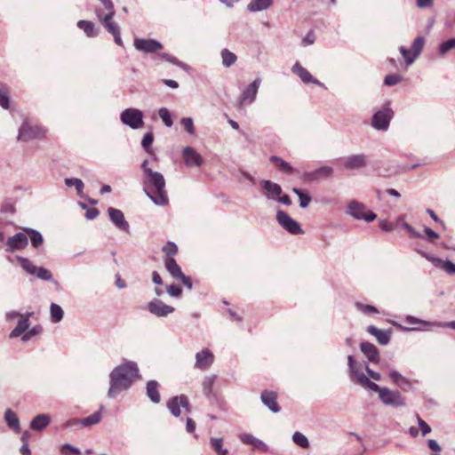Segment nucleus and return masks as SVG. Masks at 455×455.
<instances>
[{
	"label": "nucleus",
	"instance_id": "nucleus-54",
	"mask_svg": "<svg viewBox=\"0 0 455 455\" xmlns=\"http://www.w3.org/2000/svg\"><path fill=\"white\" fill-rule=\"evenodd\" d=\"M181 124L184 126V129L190 134L194 135L196 133V129L194 126V121L191 117H183L180 120Z\"/></svg>",
	"mask_w": 455,
	"mask_h": 455
},
{
	"label": "nucleus",
	"instance_id": "nucleus-51",
	"mask_svg": "<svg viewBox=\"0 0 455 455\" xmlns=\"http://www.w3.org/2000/svg\"><path fill=\"white\" fill-rule=\"evenodd\" d=\"M42 331V327L40 326H34L33 328L27 330L22 335H21V340L23 342L28 341L30 339H32L34 336L39 334Z\"/></svg>",
	"mask_w": 455,
	"mask_h": 455
},
{
	"label": "nucleus",
	"instance_id": "nucleus-3",
	"mask_svg": "<svg viewBox=\"0 0 455 455\" xmlns=\"http://www.w3.org/2000/svg\"><path fill=\"white\" fill-rule=\"evenodd\" d=\"M104 7V9L107 11V12L104 14L102 11L96 10L95 13L99 19L100 21L102 22L108 32L112 34L114 36L115 43L119 46H124L119 26L117 23L112 21L113 17L115 16V8L114 4L111 0H103L100 2Z\"/></svg>",
	"mask_w": 455,
	"mask_h": 455
},
{
	"label": "nucleus",
	"instance_id": "nucleus-36",
	"mask_svg": "<svg viewBox=\"0 0 455 455\" xmlns=\"http://www.w3.org/2000/svg\"><path fill=\"white\" fill-rule=\"evenodd\" d=\"M76 25L79 28L83 29L89 37H95L99 34L98 30L95 28V25L92 21L79 20Z\"/></svg>",
	"mask_w": 455,
	"mask_h": 455
},
{
	"label": "nucleus",
	"instance_id": "nucleus-12",
	"mask_svg": "<svg viewBox=\"0 0 455 455\" xmlns=\"http://www.w3.org/2000/svg\"><path fill=\"white\" fill-rule=\"evenodd\" d=\"M167 408L174 417L180 415V408H183L188 413L191 412L188 398L185 395H177L170 399L167 403Z\"/></svg>",
	"mask_w": 455,
	"mask_h": 455
},
{
	"label": "nucleus",
	"instance_id": "nucleus-15",
	"mask_svg": "<svg viewBox=\"0 0 455 455\" xmlns=\"http://www.w3.org/2000/svg\"><path fill=\"white\" fill-rule=\"evenodd\" d=\"M417 251L426 259L430 261L435 267L444 270L448 274L455 275V264L451 260H443L442 259L435 257L423 251Z\"/></svg>",
	"mask_w": 455,
	"mask_h": 455
},
{
	"label": "nucleus",
	"instance_id": "nucleus-7",
	"mask_svg": "<svg viewBox=\"0 0 455 455\" xmlns=\"http://www.w3.org/2000/svg\"><path fill=\"white\" fill-rule=\"evenodd\" d=\"M346 213L355 220H363L366 222H371L377 218L376 213L371 211H366L365 204L355 200L348 203Z\"/></svg>",
	"mask_w": 455,
	"mask_h": 455
},
{
	"label": "nucleus",
	"instance_id": "nucleus-4",
	"mask_svg": "<svg viewBox=\"0 0 455 455\" xmlns=\"http://www.w3.org/2000/svg\"><path fill=\"white\" fill-rule=\"evenodd\" d=\"M370 391L378 393L379 399L387 406L395 408L406 405V400L398 390H392L387 387H379L375 382L371 386Z\"/></svg>",
	"mask_w": 455,
	"mask_h": 455
},
{
	"label": "nucleus",
	"instance_id": "nucleus-1",
	"mask_svg": "<svg viewBox=\"0 0 455 455\" xmlns=\"http://www.w3.org/2000/svg\"><path fill=\"white\" fill-rule=\"evenodd\" d=\"M148 164V159L141 164L143 190L155 204L164 206L169 202L164 177L162 173L153 171Z\"/></svg>",
	"mask_w": 455,
	"mask_h": 455
},
{
	"label": "nucleus",
	"instance_id": "nucleus-33",
	"mask_svg": "<svg viewBox=\"0 0 455 455\" xmlns=\"http://www.w3.org/2000/svg\"><path fill=\"white\" fill-rule=\"evenodd\" d=\"M158 386L156 380H150L147 383V395L154 403H158L161 400Z\"/></svg>",
	"mask_w": 455,
	"mask_h": 455
},
{
	"label": "nucleus",
	"instance_id": "nucleus-61",
	"mask_svg": "<svg viewBox=\"0 0 455 455\" xmlns=\"http://www.w3.org/2000/svg\"><path fill=\"white\" fill-rule=\"evenodd\" d=\"M424 232L426 234V239L429 242H433L434 240L439 238V235L429 228H426Z\"/></svg>",
	"mask_w": 455,
	"mask_h": 455
},
{
	"label": "nucleus",
	"instance_id": "nucleus-49",
	"mask_svg": "<svg viewBox=\"0 0 455 455\" xmlns=\"http://www.w3.org/2000/svg\"><path fill=\"white\" fill-rule=\"evenodd\" d=\"M159 117L167 127H171L173 124L172 115L166 108H161L158 111Z\"/></svg>",
	"mask_w": 455,
	"mask_h": 455
},
{
	"label": "nucleus",
	"instance_id": "nucleus-55",
	"mask_svg": "<svg viewBox=\"0 0 455 455\" xmlns=\"http://www.w3.org/2000/svg\"><path fill=\"white\" fill-rule=\"evenodd\" d=\"M455 47V38H451L442 43L439 46V52L441 54H445Z\"/></svg>",
	"mask_w": 455,
	"mask_h": 455
},
{
	"label": "nucleus",
	"instance_id": "nucleus-59",
	"mask_svg": "<svg viewBox=\"0 0 455 455\" xmlns=\"http://www.w3.org/2000/svg\"><path fill=\"white\" fill-rule=\"evenodd\" d=\"M167 292L172 297H180L181 295L182 289L178 285L172 284L167 287Z\"/></svg>",
	"mask_w": 455,
	"mask_h": 455
},
{
	"label": "nucleus",
	"instance_id": "nucleus-39",
	"mask_svg": "<svg viewBox=\"0 0 455 455\" xmlns=\"http://www.w3.org/2000/svg\"><path fill=\"white\" fill-rule=\"evenodd\" d=\"M51 321L53 323H60L64 316V311L61 307L56 303H52L50 306Z\"/></svg>",
	"mask_w": 455,
	"mask_h": 455
},
{
	"label": "nucleus",
	"instance_id": "nucleus-41",
	"mask_svg": "<svg viewBox=\"0 0 455 455\" xmlns=\"http://www.w3.org/2000/svg\"><path fill=\"white\" fill-rule=\"evenodd\" d=\"M425 44H426V40L423 36H417L413 42H412V44H411V52L418 58L420 53L422 52L423 51V48L425 46Z\"/></svg>",
	"mask_w": 455,
	"mask_h": 455
},
{
	"label": "nucleus",
	"instance_id": "nucleus-24",
	"mask_svg": "<svg viewBox=\"0 0 455 455\" xmlns=\"http://www.w3.org/2000/svg\"><path fill=\"white\" fill-rule=\"evenodd\" d=\"M333 174V169L331 166H322L313 172L304 174V180L307 181H314L321 178L331 177Z\"/></svg>",
	"mask_w": 455,
	"mask_h": 455
},
{
	"label": "nucleus",
	"instance_id": "nucleus-62",
	"mask_svg": "<svg viewBox=\"0 0 455 455\" xmlns=\"http://www.w3.org/2000/svg\"><path fill=\"white\" fill-rule=\"evenodd\" d=\"M252 446L254 449H258L263 452H267L268 451V446L264 442L258 438L255 439Z\"/></svg>",
	"mask_w": 455,
	"mask_h": 455
},
{
	"label": "nucleus",
	"instance_id": "nucleus-27",
	"mask_svg": "<svg viewBox=\"0 0 455 455\" xmlns=\"http://www.w3.org/2000/svg\"><path fill=\"white\" fill-rule=\"evenodd\" d=\"M367 331L373 335L381 345H387L390 341L391 332L389 331L380 330L374 325H370L367 327Z\"/></svg>",
	"mask_w": 455,
	"mask_h": 455
},
{
	"label": "nucleus",
	"instance_id": "nucleus-22",
	"mask_svg": "<svg viewBox=\"0 0 455 455\" xmlns=\"http://www.w3.org/2000/svg\"><path fill=\"white\" fill-rule=\"evenodd\" d=\"M260 184L264 190V196L267 199L275 201L281 196L282 188L279 184L271 180H262Z\"/></svg>",
	"mask_w": 455,
	"mask_h": 455
},
{
	"label": "nucleus",
	"instance_id": "nucleus-9",
	"mask_svg": "<svg viewBox=\"0 0 455 455\" xmlns=\"http://www.w3.org/2000/svg\"><path fill=\"white\" fill-rule=\"evenodd\" d=\"M44 130L37 125H30L25 121L19 130L18 140L20 141H29L32 140L42 139L44 136Z\"/></svg>",
	"mask_w": 455,
	"mask_h": 455
},
{
	"label": "nucleus",
	"instance_id": "nucleus-31",
	"mask_svg": "<svg viewBox=\"0 0 455 455\" xmlns=\"http://www.w3.org/2000/svg\"><path fill=\"white\" fill-rule=\"evenodd\" d=\"M50 422H51L50 416H48L46 414H39L32 419V421L30 423V427L33 430L40 431V430H43L44 428H45L50 424Z\"/></svg>",
	"mask_w": 455,
	"mask_h": 455
},
{
	"label": "nucleus",
	"instance_id": "nucleus-43",
	"mask_svg": "<svg viewBox=\"0 0 455 455\" xmlns=\"http://www.w3.org/2000/svg\"><path fill=\"white\" fill-rule=\"evenodd\" d=\"M101 419V413L100 411H96L92 413V415L85 417L81 419L80 424L83 427H90L98 424Z\"/></svg>",
	"mask_w": 455,
	"mask_h": 455
},
{
	"label": "nucleus",
	"instance_id": "nucleus-32",
	"mask_svg": "<svg viewBox=\"0 0 455 455\" xmlns=\"http://www.w3.org/2000/svg\"><path fill=\"white\" fill-rule=\"evenodd\" d=\"M217 379V376L214 374L204 376L203 381H202V387H203V393L207 397H212L213 396V386L215 384V381Z\"/></svg>",
	"mask_w": 455,
	"mask_h": 455
},
{
	"label": "nucleus",
	"instance_id": "nucleus-35",
	"mask_svg": "<svg viewBox=\"0 0 455 455\" xmlns=\"http://www.w3.org/2000/svg\"><path fill=\"white\" fill-rule=\"evenodd\" d=\"M389 377L395 384L403 389L411 387V381L395 370L390 371Z\"/></svg>",
	"mask_w": 455,
	"mask_h": 455
},
{
	"label": "nucleus",
	"instance_id": "nucleus-5",
	"mask_svg": "<svg viewBox=\"0 0 455 455\" xmlns=\"http://www.w3.org/2000/svg\"><path fill=\"white\" fill-rule=\"evenodd\" d=\"M348 373L351 381L369 390L374 383L363 372L361 365L354 359L353 355L347 356Z\"/></svg>",
	"mask_w": 455,
	"mask_h": 455
},
{
	"label": "nucleus",
	"instance_id": "nucleus-40",
	"mask_svg": "<svg viewBox=\"0 0 455 455\" xmlns=\"http://www.w3.org/2000/svg\"><path fill=\"white\" fill-rule=\"evenodd\" d=\"M64 181H65L66 186L75 187L76 189L77 195L80 197H84L83 192H84V182L80 179L66 178Z\"/></svg>",
	"mask_w": 455,
	"mask_h": 455
},
{
	"label": "nucleus",
	"instance_id": "nucleus-42",
	"mask_svg": "<svg viewBox=\"0 0 455 455\" xmlns=\"http://www.w3.org/2000/svg\"><path fill=\"white\" fill-rule=\"evenodd\" d=\"M25 231L29 235L31 243L34 247H38L43 243L44 238L40 232L33 228H25Z\"/></svg>",
	"mask_w": 455,
	"mask_h": 455
},
{
	"label": "nucleus",
	"instance_id": "nucleus-21",
	"mask_svg": "<svg viewBox=\"0 0 455 455\" xmlns=\"http://www.w3.org/2000/svg\"><path fill=\"white\" fill-rule=\"evenodd\" d=\"M214 355L209 349H203L196 354L195 367L200 370H206L213 363Z\"/></svg>",
	"mask_w": 455,
	"mask_h": 455
},
{
	"label": "nucleus",
	"instance_id": "nucleus-53",
	"mask_svg": "<svg viewBox=\"0 0 455 455\" xmlns=\"http://www.w3.org/2000/svg\"><path fill=\"white\" fill-rule=\"evenodd\" d=\"M154 141V136L151 132H148L144 134L142 140H141V146L142 148L149 154H151V145Z\"/></svg>",
	"mask_w": 455,
	"mask_h": 455
},
{
	"label": "nucleus",
	"instance_id": "nucleus-37",
	"mask_svg": "<svg viewBox=\"0 0 455 455\" xmlns=\"http://www.w3.org/2000/svg\"><path fill=\"white\" fill-rule=\"evenodd\" d=\"M270 161L275 164L277 168L281 172H283L287 174H291L294 172V168L288 162L284 161L283 159L278 156H272L270 157Z\"/></svg>",
	"mask_w": 455,
	"mask_h": 455
},
{
	"label": "nucleus",
	"instance_id": "nucleus-14",
	"mask_svg": "<svg viewBox=\"0 0 455 455\" xmlns=\"http://www.w3.org/2000/svg\"><path fill=\"white\" fill-rule=\"evenodd\" d=\"M147 307L152 315L158 317H165L175 310L173 307L166 305L158 299H154L148 302Z\"/></svg>",
	"mask_w": 455,
	"mask_h": 455
},
{
	"label": "nucleus",
	"instance_id": "nucleus-34",
	"mask_svg": "<svg viewBox=\"0 0 455 455\" xmlns=\"http://www.w3.org/2000/svg\"><path fill=\"white\" fill-rule=\"evenodd\" d=\"M210 445L217 455L228 454V449L224 446V439L222 437H211Z\"/></svg>",
	"mask_w": 455,
	"mask_h": 455
},
{
	"label": "nucleus",
	"instance_id": "nucleus-29",
	"mask_svg": "<svg viewBox=\"0 0 455 455\" xmlns=\"http://www.w3.org/2000/svg\"><path fill=\"white\" fill-rule=\"evenodd\" d=\"M4 420L7 426L14 432L19 433L20 431V419L17 414L12 409H7L5 411Z\"/></svg>",
	"mask_w": 455,
	"mask_h": 455
},
{
	"label": "nucleus",
	"instance_id": "nucleus-63",
	"mask_svg": "<svg viewBox=\"0 0 455 455\" xmlns=\"http://www.w3.org/2000/svg\"><path fill=\"white\" fill-rule=\"evenodd\" d=\"M67 451H69L74 455L80 454V451L77 448H76L68 443L64 444L61 448V452L65 455H68Z\"/></svg>",
	"mask_w": 455,
	"mask_h": 455
},
{
	"label": "nucleus",
	"instance_id": "nucleus-11",
	"mask_svg": "<svg viewBox=\"0 0 455 455\" xmlns=\"http://www.w3.org/2000/svg\"><path fill=\"white\" fill-rule=\"evenodd\" d=\"M393 115L392 109L388 106H385L373 115L371 125L377 130L386 131L389 126Z\"/></svg>",
	"mask_w": 455,
	"mask_h": 455
},
{
	"label": "nucleus",
	"instance_id": "nucleus-2",
	"mask_svg": "<svg viewBox=\"0 0 455 455\" xmlns=\"http://www.w3.org/2000/svg\"><path fill=\"white\" fill-rule=\"evenodd\" d=\"M139 376V368L133 361H124L111 371L110 386L108 391L109 398H115L121 392L131 387L136 377Z\"/></svg>",
	"mask_w": 455,
	"mask_h": 455
},
{
	"label": "nucleus",
	"instance_id": "nucleus-64",
	"mask_svg": "<svg viewBox=\"0 0 455 455\" xmlns=\"http://www.w3.org/2000/svg\"><path fill=\"white\" fill-rule=\"evenodd\" d=\"M256 437H254L251 434H242L240 435V440L241 442H243V443H246V444H251L252 445L253 444V442L255 441Z\"/></svg>",
	"mask_w": 455,
	"mask_h": 455
},
{
	"label": "nucleus",
	"instance_id": "nucleus-46",
	"mask_svg": "<svg viewBox=\"0 0 455 455\" xmlns=\"http://www.w3.org/2000/svg\"><path fill=\"white\" fill-rule=\"evenodd\" d=\"M399 52L402 54L403 58L405 60V63L407 66H411L415 62V60L418 59L412 52L411 50L407 49L404 46L399 47Z\"/></svg>",
	"mask_w": 455,
	"mask_h": 455
},
{
	"label": "nucleus",
	"instance_id": "nucleus-50",
	"mask_svg": "<svg viewBox=\"0 0 455 455\" xmlns=\"http://www.w3.org/2000/svg\"><path fill=\"white\" fill-rule=\"evenodd\" d=\"M0 106L4 109H8L10 107L9 92L2 85H0Z\"/></svg>",
	"mask_w": 455,
	"mask_h": 455
},
{
	"label": "nucleus",
	"instance_id": "nucleus-10",
	"mask_svg": "<svg viewBox=\"0 0 455 455\" xmlns=\"http://www.w3.org/2000/svg\"><path fill=\"white\" fill-rule=\"evenodd\" d=\"M276 220L283 229L292 235H300L304 233L299 223L282 210L277 211Z\"/></svg>",
	"mask_w": 455,
	"mask_h": 455
},
{
	"label": "nucleus",
	"instance_id": "nucleus-57",
	"mask_svg": "<svg viewBox=\"0 0 455 455\" xmlns=\"http://www.w3.org/2000/svg\"><path fill=\"white\" fill-rule=\"evenodd\" d=\"M416 418H417V422L419 424V427L421 430L422 435L425 436V435H428L432 431L431 427L418 414L416 415Z\"/></svg>",
	"mask_w": 455,
	"mask_h": 455
},
{
	"label": "nucleus",
	"instance_id": "nucleus-19",
	"mask_svg": "<svg viewBox=\"0 0 455 455\" xmlns=\"http://www.w3.org/2000/svg\"><path fill=\"white\" fill-rule=\"evenodd\" d=\"M28 243V236L24 233H17L10 236L6 242L7 251H15L27 247Z\"/></svg>",
	"mask_w": 455,
	"mask_h": 455
},
{
	"label": "nucleus",
	"instance_id": "nucleus-60",
	"mask_svg": "<svg viewBox=\"0 0 455 455\" xmlns=\"http://www.w3.org/2000/svg\"><path fill=\"white\" fill-rule=\"evenodd\" d=\"M379 224L380 229L385 232H390L395 228L394 225L387 220H379Z\"/></svg>",
	"mask_w": 455,
	"mask_h": 455
},
{
	"label": "nucleus",
	"instance_id": "nucleus-20",
	"mask_svg": "<svg viewBox=\"0 0 455 455\" xmlns=\"http://www.w3.org/2000/svg\"><path fill=\"white\" fill-rule=\"evenodd\" d=\"M111 222L120 230L129 232L130 225L125 220L124 215L122 211L115 208H108V210Z\"/></svg>",
	"mask_w": 455,
	"mask_h": 455
},
{
	"label": "nucleus",
	"instance_id": "nucleus-25",
	"mask_svg": "<svg viewBox=\"0 0 455 455\" xmlns=\"http://www.w3.org/2000/svg\"><path fill=\"white\" fill-rule=\"evenodd\" d=\"M164 266L170 275L177 280H180L184 275L181 267L178 265L177 261L172 257L164 258Z\"/></svg>",
	"mask_w": 455,
	"mask_h": 455
},
{
	"label": "nucleus",
	"instance_id": "nucleus-18",
	"mask_svg": "<svg viewBox=\"0 0 455 455\" xmlns=\"http://www.w3.org/2000/svg\"><path fill=\"white\" fill-rule=\"evenodd\" d=\"M291 71L294 75H296L303 83L305 84H314L323 88H325V85L321 83L319 80L315 79L307 69L302 67L299 62H296L292 68Z\"/></svg>",
	"mask_w": 455,
	"mask_h": 455
},
{
	"label": "nucleus",
	"instance_id": "nucleus-30",
	"mask_svg": "<svg viewBox=\"0 0 455 455\" xmlns=\"http://www.w3.org/2000/svg\"><path fill=\"white\" fill-rule=\"evenodd\" d=\"M29 321L28 317H20L18 320L17 326L10 332V339H14L21 336L29 328Z\"/></svg>",
	"mask_w": 455,
	"mask_h": 455
},
{
	"label": "nucleus",
	"instance_id": "nucleus-17",
	"mask_svg": "<svg viewBox=\"0 0 455 455\" xmlns=\"http://www.w3.org/2000/svg\"><path fill=\"white\" fill-rule=\"evenodd\" d=\"M133 44L138 51L145 53L156 52L163 48L162 44L154 39L136 38L134 39Z\"/></svg>",
	"mask_w": 455,
	"mask_h": 455
},
{
	"label": "nucleus",
	"instance_id": "nucleus-45",
	"mask_svg": "<svg viewBox=\"0 0 455 455\" xmlns=\"http://www.w3.org/2000/svg\"><path fill=\"white\" fill-rule=\"evenodd\" d=\"M292 192L295 193L299 198V206L301 208H307L310 202H311V196L307 194V193H303L300 189L297 188H292Z\"/></svg>",
	"mask_w": 455,
	"mask_h": 455
},
{
	"label": "nucleus",
	"instance_id": "nucleus-6",
	"mask_svg": "<svg viewBox=\"0 0 455 455\" xmlns=\"http://www.w3.org/2000/svg\"><path fill=\"white\" fill-rule=\"evenodd\" d=\"M260 84L261 78L257 77L241 92L237 98V106L239 108H243L245 106L251 105L256 100Z\"/></svg>",
	"mask_w": 455,
	"mask_h": 455
},
{
	"label": "nucleus",
	"instance_id": "nucleus-38",
	"mask_svg": "<svg viewBox=\"0 0 455 455\" xmlns=\"http://www.w3.org/2000/svg\"><path fill=\"white\" fill-rule=\"evenodd\" d=\"M220 57H221V60H222V65L226 68H230L237 60L236 55L228 49H223L221 51Z\"/></svg>",
	"mask_w": 455,
	"mask_h": 455
},
{
	"label": "nucleus",
	"instance_id": "nucleus-48",
	"mask_svg": "<svg viewBox=\"0 0 455 455\" xmlns=\"http://www.w3.org/2000/svg\"><path fill=\"white\" fill-rule=\"evenodd\" d=\"M403 79V77L399 74H388L384 78V84L387 86H393L401 83Z\"/></svg>",
	"mask_w": 455,
	"mask_h": 455
},
{
	"label": "nucleus",
	"instance_id": "nucleus-56",
	"mask_svg": "<svg viewBox=\"0 0 455 455\" xmlns=\"http://www.w3.org/2000/svg\"><path fill=\"white\" fill-rule=\"evenodd\" d=\"M164 252L166 254L165 257H172L177 253L178 247L173 242H168L167 244L163 248Z\"/></svg>",
	"mask_w": 455,
	"mask_h": 455
},
{
	"label": "nucleus",
	"instance_id": "nucleus-58",
	"mask_svg": "<svg viewBox=\"0 0 455 455\" xmlns=\"http://www.w3.org/2000/svg\"><path fill=\"white\" fill-rule=\"evenodd\" d=\"M355 307H357V309H359L360 311H362L365 314L378 313V309L375 307L371 306V305H364L363 303L356 302Z\"/></svg>",
	"mask_w": 455,
	"mask_h": 455
},
{
	"label": "nucleus",
	"instance_id": "nucleus-13",
	"mask_svg": "<svg viewBox=\"0 0 455 455\" xmlns=\"http://www.w3.org/2000/svg\"><path fill=\"white\" fill-rule=\"evenodd\" d=\"M341 163L347 170H359L367 166L368 156L365 154L349 155L342 158Z\"/></svg>",
	"mask_w": 455,
	"mask_h": 455
},
{
	"label": "nucleus",
	"instance_id": "nucleus-44",
	"mask_svg": "<svg viewBox=\"0 0 455 455\" xmlns=\"http://www.w3.org/2000/svg\"><path fill=\"white\" fill-rule=\"evenodd\" d=\"M17 259L20 261L21 267L27 273H28L29 275H34V274L36 273V268L38 267L34 265L33 262L31 260H29L28 259H26V258H23V257H20V256H17Z\"/></svg>",
	"mask_w": 455,
	"mask_h": 455
},
{
	"label": "nucleus",
	"instance_id": "nucleus-28",
	"mask_svg": "<svg viewBox=\"0 0 455 455\" xmlns=\"http://www.w3.org/2000/svg\"><path fill=\"white\" fill-rule=\"evenodd\" d=\"M274 0H251L246 6L249 12H258L267 10L272 6Z\"/></svg>",
	"mask_w": 455,
	"mask_h": 455
},
{
	"label": "nucleus",
	"instance_id": "nucleus-26",
	"mask_svg": "<svg viewBox=\"0 0 455 455\" xmlns=\"http://www.w3.org/2000/svg\"><path fill=\"white\" fill-rule=\"evenodd\" d=\"M361 351L371 363H379V356L377 347L370 342H362L360 345Z\"/></svg>",
	"mask_w": 455,
	"mask_h": 455
},
{
	"label": "nucleus",
	"instance_id": "nucleus-47",
	"mask_svg": "<svg viewBox=\"0 0 455 455\" xmlns=\"http://www.w3.org/2000/svg\"><path fill=\"white\" fill-rule=\"evenodd\" d=\"M292 441L298 446L304 448V449L308 448V446H309L308 439L307 438V436L305 435H303L300 432H295L292 435Z\"/></svg>",
	"mask_w": 455,
	"mask_h": 455
},
{
	"label": "nucleus",
	"instance_id": "nucleus-52",
	"mask_svg": "<svg viewBox=\"0 0 455 455\" xmlns=\"http://www.w3.org/2000/svg\"><path fill=\"white\" fill-rule=\"evenodd\" d=\"M37 278L44 281H50L52 278V275L50 270L45 267H38L36 273L34 274Z\"/></svg>",
	"mask_w": 455,
	"mask_h": 455
},
{
	"label": "nucleus",
	"instance_id": "nucleus-16",
	"mask_svg": "<svg viewBox=\"0 0 455 455\" xmlns=\"http://www.w3.org/2000/svg\"><path fill=\"white\" fill-rule=\"evenodd\" d=\"M182 156L187 167H200L204 163L202 156L190 146L183 148Z\"/></svg>",
	"mask_w": 455,
	"mask_h": 455
},
{
	"label": "nucleus",
	"instance_id": "nucleus-23",
	"mask_svg": "<svg viewBox=\"0 0 455 455\" xmlns=\"http://www.w3.org/2000/svg\"><path fill=\"white\" fill-rule=\"evenodd\" d=\"M261 402L274 413L280 411L277 396L275 392L265 390L260 395Z\"/></svg>",
	"mask_w": 455,
	"mask_h": 455
},
{
	"label": "nucleus",
	"instance_id": "nucleus-8",
	"mask_svg": "<svg viewBox=\"0 0 455 455\" xmlns=\"http://www.w3.org/2000/svg\"><path fill=\"white\" fill-rule=\"evenodd\" d=\"M143 113L138 108H126L120 115L121 122L132 129L137 130L143 126Z\"/></svg>",
	"mask_w": 455,
	"mask_h": 455
}]
</instances>
